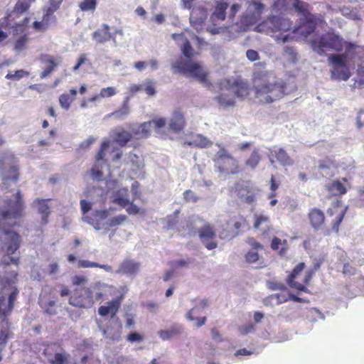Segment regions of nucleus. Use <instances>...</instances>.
Instances as JSON below:
<instances>
[{
    "mask_svg": "<svg viewBox=\"0 0 364 364\" xmlns=\"http://www.w3.org/2000/svg\"><path fill=\"white\" fill-rule=\"evenodd\" d=\"M23 204L19 192L14 196V200L7 202L6 207L0 209V240L1 247L8 255L13 254L19 247V236L14 232L6 230V226H11L21 216Z\"/></svg>",
    "mask_w": 364,
    "mask_h": 364,
    "instance_id": "1",
    "label": "nucleus"
},
{
    "mask_svg": "<svg viewBox=\"0 0 364 364\" xmlns=\"http://www.w3.org/2000/svg\"><path fill=\"white\" fill-rule=\"evenodd\" d=\"M252 80L255 98L261 103H271L284 95V86L270 72H256Z\"/></svg>",
    "mask_w": 364,
    "mask_h": 364,
    "instance_id": "2",
    "label": "nucleus"
},
{
    "mask_svg": "<svg viewBox=\"0 0 364 364\" xmlns=\"http://www.w3.org/2000/svg\"><path fill=\"white\" fill-rule=\"evenodd\" d=\"M171 67L178 72L196 79L205 87L210 86L211 84L208 79V70L200 62L179 60L172 62Z\"/></svg>",
    "mask_w": 364,
    "mask_h": 364,
    "instance_id": "3",
    "label": "nucleus"
},
{
    "mask_svg": "<svg viewBox=\"0 0 364 364\" xmlns=\"http://www.w3.org/2000/svg\"><path fill=\"white\" fill-rule=\"evenodd\" d=\"M219 150L214 155L213 160L215 167L220 173L237 174L242 168L239 161L233 156L222 144H217Z\"/></svg>",
    "mask_w": 364,
    "mask_h": 364,
    "instance_id": "4",
    "label": "nucleus"
},
{
    "mask_svg": "<svg viewBox=\"0 0 364 364\" xmlns=\"http://www.w3.org/2000/svg\"><path fill=\"white\" fill-rule=\"evenodd\" d=\"M171 38L180 47L182 54L188 58H193L196 55V53L191 45V40H196L199 47L206 45V43L203 38L196 36L188 29L184 30L181 33H173Z\"/></svg>",
    "mask_w": 364,
    "mask_h": 364,
    "instance_id": "5",
    "label": "nucleus"
},
{
    "mask_svg": "<svg viewBox=\"0 0 364 364\" xmlns=\"http://www.w3.org/2000/svg\"><path fill=\"white\" fill-rule=\"evenodd\" d=\"M247 9L239 23L235 25L237 32L246 31L250 26L254 25L260 18L264 5L257 1L247 2Z\"/></svg>",
    "mask_w": 364,
    "mask_h": 364,
    "instance_id": "6",
    "label": "nucleus"
},
{
    "mask_svg": "<svg viewBox=\"0 0 364 364\" xmlns=\"http://www.w3.org/2000/svg\"><path fill=\"white\" fill-rule=\"evenodd\" d=\"M291 28V23L283 16H272L255 27L257 32L267 33L286 32Z\"/></svg>",
    "mask_w": 364,
    "mask_h": 364,
    "instance_id": "7",
    "label": "nucleus"
},
{
    "mask_svg": "<svg viewBox=\"0 0 364 364\" xmlns=\"http://www.w3.org/2000/svg\"><path fill=\"white\" fill-rule=\"evenodd\" d=\"M313 49L318 53H323L331 50H340L341 41L338 36L326 33L311 41Z\"/></svg>",
    "mask_w": 364,
    "mask_h": 364,
    "instance_id": "8",
    "label": "nucleus"
},
{
    "mask_svg": "<svg viewBox=\"0 0 364 364\" xmlns=\"http://www.w3.org/2000/svg\"><path fill=\"white\" fill-rule=\"evenodd\" d=\"M16 278V274L12 273L9 279H6V282L8 286H4L3 289V295L0 297V317H5L10 313L13 308V303L16 299V289L11 284Z\"/></svg>",
    "mask_w": 364,
    "mask_h": 364,
    "instance_id": "9",
    "label": "nucleus"
},
{
    "mask_svg": "<svg viewBox=\"0 0 364 364\" xmlns=\"http://www.w3.org/2000/svg\"><path fill=\"white\" fill-rule=\"evenodd\" d=\"M114 151V145L108 140H104L102 143L100 151L96 156V161L90 171V176L92 179L95 181H100L104 175V168L106 166L105 156L109 150Z\"/></svg>",
    "mask_w": 364,
    "mask_h": 364,
    "instance_id": "10",
    "label": "nucleus"
},
{
    "mask_svg": "<svg viewBox=\"0 0 364 364\" xmlns=\"http://www.w3.org/2000/svg\"><path fill=\"white\" fill-rule=\"evenodd\" d=\"M109 136L113 140L112 143L114 145V151L111 149L107 154L109 153L112 155L111 159L113 161H117L122 158V151L121 149L115 148L114 142L117 143L121 146H124L131 140L132 134L122 127H117L111 130ZM107 140L109 141V139ZM109 141L111 142L110 140Z\"/></svg>",
    "mask_w": 364,
    "mask_h": 364,
    "instance_id": "11",
    "label": "nucleus"
},
{
    "mask_svg": "<svg viewBox=\"0 0 364 364\" xmlns=\"http://www.w3.org/2000/svg\"><path fill=\"white\" fill-rule=\"evenodd\" d=\"M304 267L305 264L304 262L299 263L294 269L292 273L288 277L287 282L290 287L301 291H307L305 285L307 284L311 279L314 271L309 270L306 272L304 278L301 279L300 273L304 270Z\"/></svg>",
    "mask_w": 364,
    "mask_h": 364,
    "instance_id": "12",
    "label": "nucleus"
},
{
    "mask_svg": "<svg viewBox=\"0 0 364 364\" xmlns=\"http://www.w3.org/2000/svg\"><path fill=\"white\" fill-rule=\"evenodd\" d=\"M345 51L343 53V68L347 65L354 66L356 61L364 60V46L350 42L344 43Z\"/></svg>",
    "mask_w": 364,
    "mask_h": 364,
    "instance_id": "13",
    "label": "nucleus"
},
{
    "mask_svg": "<svg viewBox=\"0 0 364 364\" xmlns=\"http://www.w3.org/2000/svg\"><path fill=\"white\" fill-rule=\"evenodd\" d=\"M237 196L244 202L247 203H253L259 190L250 181H242L236 185Z\"/></svg>",
    "mask_w": 364,
    "mask_h": 364,
    "instance_id": "14",
    "label": "nucleus"
},
{
    "mask_svg": "<svg viewBox=\"0 0 364 364\" xmlns=\"http://www.w3.org/2000/svg\"><path fill=\"white\" fill-rule=\"evenodd\" d=\"M293 6L296 10L301 13L305 16V18L308 19L307 22L305 24H304L303 26H300L298 28H296L293 31V32L299 33L304 37H306L314 30V25L312 21H309L311 18H309L308 16V5L306 3L301 1L299 0H294Z\"/></svg>",
    "mask_w": 364,
    "mask_h": 364,
    "instance_id": "15",
    "label": "nucleus"
},
{
    "mask_svg": "<svg viewBox=\"0 0 364 364\" xmlns=\"http://www.w3.org/2000/svg\"><path fill=\"white\" fill-rule=\"evenodd\" d=\"M220 94L217 97L218 103L223 107H232L235 104V98L232 90L231 81L225 80L221 82Z\"/></svg>",
    "mask_w": 364,
    "mask_h": 364,
    "instance_id": "16",
    "label": "nucleus"
},
{
    "mask_svg": "<svg viewBox=\"0 0 364 364\" xmlns=\"http://www.w3.org/2000/svg\"><path fill=\"white\" fill-rule=\"evenodd\" d=\"M87 291H90L92 295L94 296V301H100L112 296L114 289L103 282H96L87 288Z\"/></svg>",
    "mask_w": 364,
    "mask_h": 364,
    "instance_id": "17",
    "label": "nucleus"
},
{
    "mask_svg": "<svg viewBox=\"0 0 364 364\" xmlns=\"http://www.w3.org/2000/svg\"><path fill=\"white\" fill-rule=\"evenodd\" d=\"M199 237L208 250L215 249L218 244L215 241L216 233L213 230V228L209 225H204L199 230Z\"/></svg>",
    "mask_w": 364,
    "mask_h": 364,
    "instance_id": "18",
    "label": "nucleus"
},
{
    "mask_svg": "<svg viewBox=\"0 0 364 364\" xmlns=\"http://www.w3.org/2000/svg\"><path fill=\"white\" fill-rule=\"evenodd\" d=\"M207 16V11L203 8H195L192 10L190 23L197 32H200L203 30Z\"/></svg>",
    "mask_w": 364,
    "mask_h": 364,
    "instance_id": "19",
    "label": "nucleus"
},
{
    "mask_svg": "<svg viewBox=\"0 0 364 364\" xmlns=\"http://www.w3.org/2000/svg\"><path fill=\"white\" fill-rule=\"evenodd\" d=\"M208 305V302L207 299H201L198 304L193 306L186 314V317L190 321H196L195 326L197 327H200L205 324L206 321V317L203 318H197L195 316L197 314H200L203 310H204Z\"/></svg>",
    "mask_w": 364,
    "mask_h": 364,
    "instance_id": "20",
    "label": "nucleus"
},
{
    "mask_svg": "<svg viewBox=\"0 0 364 364\" xmlns=\"http://www.w3.org/2000/svg\"><path fill=\"white\" fill-rule=\"evenodd\" d=\"M186 124L183 114L180 111H175L168 120V131L171 136L183 130Z\"/></svg>",
    "mask_w": 364,
    "mask_h": 364,
    "instance_id": "21",
    "label": "nucleus"
},
{
    "mask_svg": "<svg viewBox=\"0 0 364 364\" xmlns=\"http://www.w3.org/2000/svg\"><path fill=\"white\" fill-rule=\"evenodd\" d=\"M125 164L129 166L131 171L135 175H141L144 166V160L135 154L129 153L124 159Z\"/></svg>",
    "mask_w": 364,
    "mask_h": 364,
    "instance_id": "22",
    "label": "nucleus"
},
{
    "mask_svg": "<svg viewBox=\"0 0 364 364\" xmlns=\"http://www.w3.org/2000/svg\"><path fill=\"white\" fill-rule=\"evenodd\" d=\"M151 127L154 130L156 134L161 138H169L172 139L173 136H171L168 133L166 124L167 120L164 117H156L151 121Z\"/></svg>",
    "mask_w": 364,
    "mask_h": 364,
    "instance_id": "23",
    "label": "nucleus"
},
{
    "mask_svg": "<svg viewBox=\"0 0 364 364\" xmlns=\"http://www.w3.org/2000/svg\"><path fill=\"white\" fill-rule=\"evenodd\" d=\"M92 38L97 43L102 44L108 42L111 39L116 44L115 37L109 31V26L107 24H103L102 27L96 30L92 34Z\"/></svg>",
    "mask_w": 364,
    "mask_h": 364,
    "instance_id": "24",
    "label": "nucleus"
},
{
    "mask_svg": "<svg viewBox=\"0 0 364 364\" xmlns=\"http://www.w3.org/2000/svg\"><path fill=\"white\" fill-rule=\"evenodd\" d=\"M90 291L85 289L86 296H79L78 297L72 296L69 299V304L73 306L79 308H89L94 304V296Z\"/></svg>",
    "mask_w": 364,
    "mask_h": 364,
    "instance_id": "25",
    "label": "nucleus"
},
{
    "mask_svg": "<svg viewBox=\"0 0 364 364\" xmlns=\"http://www.w3.org/2000/svg\"><path fill=\"white\" fill-rule=\"evenodd\" d=\"M328 61L331 78L339 80L341 75V55L339 54L330 55Z\"/></svg>",
    "mask_w": 364,
    "mask_h": 364,
    "instance_id": "26",
    "label": "nucleus"
},
{
    "mask_svg": "<svg viewBox=\"0 0 364 364\" xmlns=\"http://www.w3.org/2000/svg\"><path fill=\"white\" fill-rule=\"evenodd\" d=\"M121 301L116 298L109 301L107 305L101 306L98 309V314L102 316L110 315L113 318L120 307Z\"/></svg>",
    "mask_w": 364,
    "mask_h": 364,
    "instance_id": "27",
    "label": "nucleus"
},
{
    "mask_svg": "<svg viewBox=\"0 0 364 364\" xmlns=\"http://www.w3.org/2000/svg\"><path fill=\"white\" fill-rule=\"evenodd\" d=\"M60 4V0H49L48 6L45 9L42 19V21L48 28L55 18V16L53 15V13L59 9Z\"/></svg>",
    "mask_w": 364,
    "mask_h": 364,
    "instance_id": "28",
    "label": "nucleus"
},
{
    "mask_svg": "<svg viewBox=\"0 0 364 364\" xmlns=\"http://www.w3.org/2000/svg\"><path fill=\"white\" fill-rule=\"evenodd\" d=\"M139 267V263L132 260H126L119 265L116 273L133 276L138 272Z\"/></svg>",
    "mask_w": 364,
    "mask_h": 364,
    "instance_id": "29",
    "label": "nucleus"
},
{
    "mask_svg": "<svg viewBox=\"0 0 364 364\" xmlns=\"http://www.w3.org/2000/svg\"><path fill=\"white\" fill-rule=\"evenodd\" d=\"M110 198L114 203L118 204L122 208H126L129 203L128 189L122 188L113 192Z\"/></svg>",
    "mask_w": 364,
    "mask_h": 364,
    "instance_id": "30",
    "label": "nucleus"
},
{
    "mask_svg": "<svg viewBox=\"0 0 364 364\" xmlns=\"http://www.w3.org/2000/svg\"><path fill=\"white\" fill-rule=\"evenodd\" d=\"M309 218L311 225L315 230L320 229L325 220V216L321 210L317 208H314L310 210L309 213Z\"/></svg>",
    "mask_w": 364,
    "mask_h": 364,
    "instance_id": "31",
    "label": "nucleus"
},
{
    "mask_svg": "<svg viewBox=\"0 0 364 364\" xmlns=\"http://www.w3.org/2000/svg\"><path fill=\"white\" fill-rule=\"evenodd\" d=\"M231 87L230 91L234 93L235 98L244 99L250 94L249 86L244 82H231Z\"/></svg>",
    "mask_w": 364,
    "mask_h": 364,
    "instance_id": "32",
    "label": "nucleus"
},
{
    "mask_svg": "<svg viewBox=\"0 0 364 364\" xmlns=\"http://www.w3.org/2000/svg\"><path fill=\"white\" fill-rule=\"evenodd\" d=\"M42 61L46 65L43 71L41 73V78L43 79L49 76L60 63V60L51 56H45Z\"/></svg>",
    "mask_w": 364,
    "mask_h": 364,
    "instance_id": "33",
    "label": "nucleus"
},
{
    "mask_svg": "<svg viewBox=\"0 0 364 364\" xmlns=\"http://www.w3.org/2000/svg\"><path fill=\"white\" fill-rule=\"evenodd\" d=\"M34 208L42 215V220L43 223H47V217L50 214V207L46 200L37 199L33 202Z\"/></svg>",
    "mask_w": 364,
    "mask_h": 364,
    "instance_id": "34",
    "label": "nucleus"
},
{
    "mask_svg": "<svg viewBox=\"0 0 364 364\" xmlns=\"http://www.w3.org/2000/svg\"><path fill=\"white\" fill-rule=\"evenodd\" d=\"M187 143L191 146L200 148L208 147L213 144V142L210 139L201 134L192 135L191 139L187 141Z\"/></svg>",
    "mask_w": 364,
    "mask_h": 364,
    "instance_id": "35",
    "label": "nucleus"
},
{
    "mask_svg": "<svg viewBox=\"0 0 364 364\" xmlns=\"http://www.w3.org/2000/svg\"><path fill=\"white\" fill-rule=\"evenodd\" d=\"M2 176L4 186L16 183L18 180V170L16 166H11L8 170H4Z\"/></svg>",
    "mask_w": 364,
    "mask_h": 364,
    "instance_id": "36",
    "label": "nucleus"
},
{
    "mask_svg": "<svg viewBox=\"0 0 364 364\" xmlns=\"http://www.w3.org/2000/svg\"><path fill=\"white\" fill-rule=\"evenodd\" d=\"M77 95V90L75 89H71L70 90V93L67 94H63L59 97V102L60 106L68 110L73 101L74 100L75 96Z\"/></svg>",
    "mask_w": 364,
    "mask_h": 364,
    "instance_id": "37",
    "label": "nucleus"
},
{
    "mask_svg": "<svg viewBox=\"0 0 364 364\" xmlns=\"http://www.w3.org/2000/svg\"><path fill=\"white\" fill-rule=\"evenodd\" d=\"M274 156L279 164L283 166H292L294 160L288 155L287 151L283 149H279L274 151Z\"/></svg>",
    "mask_w": 364,
    "mask_h": 364,
    "instance_id": "38",
    "label": "nucleus"
},
{
    "mask_svg": "<svg viewBox=\"0 0 364 364\" xmlns=\"http://www.w3.org/2000/svg\"><path fill=\"white\" fill-rule=\"evenodd\" d=\"M282 58L287 63H295L298 60L297 52L293 47L284 46Z\"/></svg>",
    "mask_w": 364,
    "mask_h": 364,
    "instance_id": "39",
    "label": "nucleus"
},
{
    "mask_svg": "<svg viewBox=\"0 0 364 364\" xmlns=\"http://www.w3.org/2000/svg\"><path fill=\"white\" fill-rule=\"evenodd\" d=\"M262 156L258 149H255L252 151L250 156L245 161V166L254 170L259 161H261Z\"/></svg>",
    "mask_w": 364,
    "mask_h": 364,
    "instance_id": "40",
    "label": "nucleus"
},
{
    "mask_svg": "<svg viewBox=\"0 0 364 364\" xmlns=\"http://www.w3.org/2000/svg\"><path fill=\"white\" fill-rule=\"evenodd\" d=\"M129 113V106L127 100L125 101L122 105V107L106 116L107 118L114 117L117 120L124 119Z\"/></svg>",
    "mask_w": 364,
    "mask_h": 364,
    "instance_id": "41",
    "label": "nucleus"
},
{
    "mask_svg": "<svg viewBox=\"0 0 364 364\" xmlns=\"http://www.w3.org/2000/svg\"><path fill=\"white\" fill-rule=\"evenodd\" d=\"M269 218L267 215L261 213H255L254 215L253 226L256 229L264 230L268 227Z\"/></svg>",
    "mask_w": 364,
    "mask_h": 364,
    "instance_id": "42",
    "label": "nucleus"
},
{
    "mask_svg": "<svg viewBox=\"0 0 364 364\" xmlns=\"http://www.w3.org/2000/svg\"><path fill=\"white\" fill-rule=\"evenodd\" d=\"M122 326L120 323H117L114 329H111L108 327L107 329H101L104 336L106 338L112 340H119L120 338Z\"/></svg>",
    "mask_w": 364,
    "mask_h": 364,
    "instance_id": "43",
    "label": "nucleus"
},
{
    "mask_svg": "<svg viewBox=\"0 0 364 364\" xmlns=\"http://www.w3.org/2000/svg\"><path fill=\"white\" fill-rule=\"evenodd\" d=\"M245 258L247 262L251 264H256L258 267L264 264V262L260 257L257 250H250L246 254Z\"/></svg>",
    "mask_w": 364,
    "mask_h": 364,
    "instance_id": "44",
    "label": "nucleus"
},
{
    "mask_svg": "<svg viewBox=\"0 0 364 364\" xmlns=\"http://www.w3.org/2000/svg\"><path fill=\"white\" fill-rule=\"evenodd\" d=\"M228 8V4L225 2H218L215 7V10L213 14L212 18L215 21V18L218 20H224L225 18V11Z\"/></svg>",
    "mask_w": 364,
    "mask_h": 364,
    "instance_id": "45",
    "label": "nucleus"
},
{
    "mask_svg": "<svg viewBox=\"0 0 364 364\" xmlns=\"http://www.w3.org/2000/svg\"><path fill=\"white\" fill-rule=\"evenodd\" d=\"M326 189L330 196H338L341 193V184L338 180H334L326 185Z\"/></svg>",
    "mask_w": 364,
    "mask_h": 364,
    "instance_id": "46",
    "label": "nucleus"
},
{
    "mask_svg": "<svg viewBox=\"0 0 364 364\" xmlns=\"http://www.w3.org/2000/svg\"><path fill=\"white\" fill-rule=\"evenodd\" d=\"M155 84L154 81L146 79L141 83L142 90H144L147 95L153 97L156 93Z\"/></svg>",
    "mask_w": 364,
    "mask_h": 364,
    "instance_id": "47",
    "label": "nucleus"
},
{
    "mask_svg": "<svg viewBox=\"0 0 364 364\" xmlns=\"http://www.w3.org/2000/svg\"><path fill=\"white\" fill-rule=\"evenodd\" d=\"M96 6L97 0H84L79 4V7L82 11H94Z\"/></svg>",
    "mask_w": 364,
    "mask_h": 364,
    "instance_id": "48",
    "label": "nucleus"
},
{
    "mask_svg": "<svg viewBox=\"0 0 364 364\" xmlns=\"http://www.w3.org/2000/svg\"><path fill=\"white\" fill-rule=\"evenodd\" d=\"M70 355L65 352L55 353L53 358L50 360L52 364H64Z\"/></svg>",
    "mask_w": 364,
    "mask_h": 364,
    "instance_id": "49",
    "label": "nucleus"
},
{
    "mask_svg": "<svg viewBox=\"0 0 364 364\" xmlns=\"http://www.w3.org/2000/svg\"><path fill=\"white\" fill-rule=\"evenodd\" d=\"M28 36L26 34L20 36L16 41V43L14 45V49L17 52H20V51L24 50L26 48V44L28 43Z\"/></svg>",
    "mask_w": 364,
    "mask_h": 364,
    "instance_id": "50",
    "label": "nucleus"
},
{
    "mask_svg": "<svg viewBox=\"0 0 364 364\" xmlns=\"http://www.w3.org/2000/svg\"><path fill=\"white\" fill-rule=\"evenodd\" d=\"M35 0H18L15 6V10L20 13L24 12L30 7L31 4Z\"/></svg>",
    "mask_w": 364,
    "mask_h": 364,
    "instance_id": "51",
    "label": "nucleus"
},
{
    "mask_svg": "<svg viewBox=\"0 0 364 364\" xmlns=\"http://www.w3.org/2000/svg\"><path fill=\"white\" fill-rule=\"evenodd\" d=\"M29 75V73L24 70H16L14 73H9L6 75V78L12 79L14 80H19L24 77H27Z\"/></svg>",
    "mask_w": 364,
    "mask_h": 364,
    "instance_id": "52",
    "label": "nucleus"
},
{
    "mask_svg": "<svg viewBox=\"0 0 364 364\" xmlns=\"http://www.w3.org/2000/svg\"><path fill=\"white\" fill-rule=\"evenodd\" d=\"M127 220V217L125 215H117L107 221V224L109 227H115L124 223Z\"/></svg>",
    "mask_w": 364,
    "mask_h": 364,
    "instance_id": "53",
    "label": "nucleus"
},
{
    "mask_svg": "<svg viewBox=\"0 0 364 364\" xmlns=\"http://www.w3.org/2000/svg\"><path fill=\"white\" fill-rule=\"evenodd\" d=\"M284 302H285V299H279L276 295V294H272V295L269 296L268 297H267L264 299V304L265 305L274 306V305H279V304H280L282 303H284Z\"/></svg>",
    "mask_w": 364,
    "mask_h": 364,
    "instance_id": "54",
    "label": "nucleus"
},
{
    "mask_svg": "<svg viewBox=\"0 0 364 364\" xmlns=\"http://www.w3.org/2000/svg\"><path fill=\"white\" fill-rule=\"evenodd\" d=\"M255 331V326L251 323H245L238 327V331L242 336L253 333Z\"/></svg>",
    "mask_w": 364,
    "mask_h": 364,
    "instance_id": "55",
    "label": "nucleus"
},
{
    "mask_svg": "<svg viewBox=\"0 0 364 364\" xmlns=\"http://www.w3.org/2000/svg\"><path fill=\"white\" fill-rule=\"evenodd\" d=\"M139 129H141V133H142V136L146 137L149 136L151 133V130L153 129L151 127V121L144 122L139 125Z\"/></svg>",
    "mask_w": 364,
    "mask_h": 364,
    "instance_id": "56",
    "label": "nucleus"
},
{
    "mask_svg": "<svg viewBox=\"0 0 364 364\" xmlns=\"http://www.w3.org/2000/svg\"><path fill=\"white\" fill-rule=\"evenodd\" d=\"M129 215L143 214L144 211L129 200V205L124 208Z\"/></svg>",
    "mask_w": 364,
    "mask_h": 364,
    "instance_id": "57",
    "label": "nucleus"
},
{
    "mask_svg": "<svg viewBox=\"0 0 364 364\" xmlns=\"http://www.w3.org/2000/svg\"><path fill=\"white\" fill-rule=\"evenodd\" d=\"M28 18H24L22 23H16L15 26L9 24L10 27L14 29V33L16 32L18 33H23L25 31L26 23L28 21Z\"/></svg>",
    "mask_w": 364,
    "mask_h": 364,
    "instance_id": "58",
    "label": "nucleus"
},
{
    "mask_svg": "<svg viewBox=\"0 0 364 364\" xmlns=\"http://www.w3.org/2000/svg\"><path fill=\"white\" fill-rule=\"evenodd\" d=\"M100 93L102 98H106L114 96V95H116L117 91L114 87H108L101 89Z\"/></svg>",
    "mask_w": 364,
    "mask_h": 364,
    "instance_id": "59",
    "label": "nucleus"
},
{
    "mask_svg": "<svg viewBox=\"0 0 364 364\" xmlns=\"http://www.w3.org/2000/svg\"><path fill=\"white\" fill-rule=\"evenodd\" d=\"M178 211L176 210L172 215L167 216L165 219L168 228H172L177 223Z\"/></svg>",
    "mask_w": 364,
    "mask_h": 364,
    "instance_id": "60",
    "label": "nucleus"
},
{
    "mask_svg": "<svg viewBox=\"0 0 364 364\" xmlns=\"http://www.w3.org/2000/svg\"><path fill=\"white\" fill-rule=\"evenodd\" d=\"M99 266V264L93 262H90L89 260L80 259L77 262V267L79 268H92L97 267Z\"/></svg>",
    "mask_w": 364,
    "mask_h": 364,
    "instance_id": "61",
    "label": "nucleus"
},
{
    "mask_svg": "<svg viewBox=\"0 0 364 364\" xmlns=\"http://www.w3.org/2000/svg\"><path fill=\"white\" fill-rule=\"evenodd\" d=\"M127 341L131 343H140L143 341L144 337L138 333H131L127 336Z\"/></svg>",
    "mask_w": 364,
    "mask_h": 364,
    "instance_id": "62",
    "label": "nucleus"
},
{
    "mask_svg": "<svg viewBox=\"0 0 364 364\" xmlns=\"http://www.w3.org/2000/svg\"><path fill=\"white\" fill-rule=\"evenodd\" d=\"M184 198L188 202L195 203L198 200V197L191 191L188 190L183 193Z\"/></svg>",
    "mask_w": 364,
    "mask_h": 364,
    "instance_id": "63",
    "label": "nucleus"
},
{
    "mask_svg": "<svg viewBox=\"0 0 364 364\" xmlns=\"http://www.w3.org/2000/svg\"><path fill=\"white\" fill-rule=\"evenodd\" d=\"M267 286L272 290H281L285 289L284 284L276 281L268 282Z\"/></svg>",
    "mask_w": 364,
    "mask_h": 364,
    "instance_id": "64",
    "label": "nucleus"
}]
</instances>
